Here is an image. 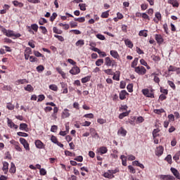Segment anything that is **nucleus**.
<instances>
[{"label": "nucleus", "instance_id": "f257e3e1", "mask_svg": "<svg viewBox=\"0 0 180 180\" xmlns=\"http://www.w3.org/2000/svg\"><path fill=\"white\" fill-rule=\"evenodd\" d=\"M2 32L4 33V34L7 36V37H15L16 39H18V37H20V36H22L20 33L15 34L13 30H8L5 28L2 30Z\"/></svg>", "mask_w": 180, "mask_h": 180}, {"label": "nucleus", "instance_id": "f03ea898", "mask_svg": "<svg viewBox=\"0 0 180 180\" xmlns=\"http://www.w3.org/2000/svg\"><path fill=\"white\" fill-rule=\"evenodd\" d=\"M104 64L106 67H116V65H117L116 64V60L110 59V57L105 58Z\"/></svg>", "mask_w": 180, "mask_h": 180}, {"label": "nucleus", "instance_id": "7ed1b4c3", "mask_svg": "<svg viewBox=\"0 0 180 180\" xmlns=\"http://www.w3.org/2000/svg\"><path fill=\"white\" fill-rule=\"evenodd\" d=\"M134 71L139 75H145V74L147 72V70L143 66L136 67Z\"/></svg>", "mask_w": 180, "mask_h": 180}, {"label": "nucleus", "instance_id": "20e7f679", "mask_svg": "<svg viewBox=\"0 0 180 180\" xmlns=\"http://www.w3.org/2000/svg\"><path fill=\"white\" fill-rule=\"evenodd\" d=\"M142 94L143 95H144V96H146L147 98H154V93H153V91L150 92V90L148 89H143Z\"/></svg>", "mask_w": 180, "mask_h": 180}, {"label": "nucleus", "instance_id": "39448f33", "mask_svg": "<svg viewBox=\"0 0 180 180\" xmlns=\"http://www.w3.org/2000/svg\"><path fill=\"white\" fill-rule=\"evenodd\" d=\"M20 143L23 146L24 148L27 151H30V148L29 147V143L24 138H20Z\"/></svg>", "mask_w": 180, "mask_h": 180}, {"label": "nucleus", "instance_id": "423d86ee", "mask_svg": "<svg viewBox=\"0 0 180 180\" xmlns=\"http://www.w3.org/2000/svg\"><path fill=\"white\" fill-rule=\"evenodd\" d=\"M34 144H35V146L37 147V148H39V150H43V148H44V147H46L44 143H43V142H41V141H40V140L35 141Z\"/></svg>", "mask_w": 180, "mask_h": 180}, {"label": "nucleus", "instance_id": "0eeeda50", "mask_svg": "<svg viewBox=\"0 0 180 180\" xmlns=\"http://www.w3.org/2000/svg\"><path fill=\"white\" fill-rule=\"evenodd\" d=\"M81 72V70L77 66L72 68L70 70V74H72V75H77Z\"/></svg>", "mask_w": 180, "mask_h": 180}, {"label": "nucleus", "instance_id": "6e6552de", "mask_svg": "<svg viewBox=\"0 0 180 180\" xmlns=\"http://www.w3.org/2000/svg\"><path fill=\"white\" fill-rule=\"evenodd\" d=\"M155 39L158 44H161L164 43V38H162V35L156 34L155 35Z\"/></svg>", "mask_w": 180, "mask_h": 180}, {"label": "nucleus", "instance_id": "1a4fd4ad", "mask_svg": "<svg viewBox=\"0 0 180 180\" xmlns=\"http://www.w3.org/2000/svg\"><path fill=\"white\" fill-rule=\"evenodd\" d=\"M163 153L164 148L162 146H159L156 148L155 155H158V157H160V155H162Z\"/></svg>", "mask_w": 180, "mask_h": 180}, {"label": "nucleus", "instance_id": "9d476101", "mask_svg": "<svg viewBox=\"0 0 180 180\" xmlns=\"http://www.w3.org/2000/svg\"><path fill=\"white\" fill-rule=\"evenodd\" d=\"M7 123L8 127H11V129H18L19 127L18 125L15 124L13 122H12V120L7 118Z\"/></svg>", "mask_w": 180, "mask_h": 180}, {"label": "nucleus", "instance_id": "9b49d317", "mask_svg": "<svg viewBox=\"0 0 180 180\" xmlns=\"http://www.w3.org/2000/svg\"><path fill=\"white\" fill-rule=\"evenodd\" d=\"M57 72H58V74H60L62 77V78L63 79H65L67 78L66 74L65 72H64V71H63V69H61V68L58 67L56 68Z\"/></svg>", "mask_w": 180, "mask_h": 180}, {"label": "nucleus", "instance_id": "f8f14e48", "mask_svg": "<svg viewBox=\"0 0 180 180\" xmlns=\"http://www.w3.org/2000/svg\"><path fill=\"white\" fill-rule=\"evenodd\" d=\"M110 54L113 58H116L117 60H119L120 58V56H119V53H117V51L111 50L110 51Z\"/></svg>", "mask_w": 180, "mask_h": 180}, {"label": "nucleus", "instance_id": "ddd939ff", "mask_svg": "<svg viewBox=\"0 0 180 180\" xmlns=\"http://www.w3.org/2000/svg\"><path fill=\"white\" fill-rule=\"evenodd\" d=\"M8 168H9V163H8L7 162H4L2 170H3L4 173L5 174V175H6V174H8Z\"/></svg>", "mask_w": 180, "mask_h": 180}, {"label": "nucleus", "instance_id": "4468645a", "mask_svg": "<svg viewBox=\"0 0 180 180\" xmlns=\"http://www.w3.org/2000/svg\"><path fill=\"white\" fill-rule=\"evenodd\" d=\"M155 17L156 18V19H153L154 22H155V23H158V22H160V20L162 19V17L161 16V13L160 12H156L155 14Z\"/></svg>", "mask_w": 180, "mask_h": 180}, {"label": "nucleus", "instance_id": "2eb2a0df", "mask_svg": "<svg viewBox=\"0 0 180 180\" xmlns=\"http://www.w3.org/2000/svg\"><path fill=\"white\" fill-rule=\"evenodd\" d=\"M171 172H172L173 175H174V176H176V178L177 179H180V176H179V172H178V169L174 168V167H171Z\"/></svg>", "mask_w": 180, "mask_h": 180}, {"label": "nucleus", "instance_id": "dca6fc26", "mask_svg": "<svg viewBox=\"0 0 180 180\" xmlns=\"http://www.w3.org/2000/svg\"><path fill=\"white\" fill-rule=\"evenodd\" d=\"M126 95H129V93H127L126 90L121 91V92L120 93V99L121 101H124V99L126 98Z\"/></svg>", "mask_w": 180, "mask_h": 180}, {"label": "nucleus", "instance_id": "f3484780", "mask_svg": "<svg viewBox=\"0 0 180 180\" xmlns=\"http://www.w3.org/2000/svg\"><path fill=\"white\" fill-rule=\"evenodd\" d=\"M160 178L161 180H174V176L170 175H160Z\"/></svg>", "mask_w": 180, "mask_h": 180}, {"label": "nucleus", "instance_id": "a211bd4d", "mask_svg": "<svg viewBox=\"0 0 180 180\" xmlns=\"http://www.w3.org/2000/svg\"><path fill=\"white\" fill-rule=\"evenodd\" d=\"M112 79H114L115 81H120V71H116L115 72H114V74L112 75Z\"/></svg>", "mask_w": 180, "mask_h": 180}, {"label": "nucleus", "instance_id": "6ab92c4d", "mask_svg": "<svg viewBox=\"0 0 180 180\" xmlns=\"http://www.w3.org/2000/svg\"><path fill=\"white\" fill-rule=\"evenodd\" d=\"M168 4L172 5L174 8H178L179 6V3L176 0H169Z\"/></svg>", "mask_w": 180, "mask_h": 180}, {"label": "nucleus", "instance_id": "aec40b11", "mask_svg": "<svg viewBox=\"0 0 180 180\" xmlns=\"http://www.w3.org/2000/svg\"><path fill=\"white\" fill-rule=\"evenodd\" d=\"M20 130H22L23 131H29V128L26 123H22L20 124Z\"/></svg>", "mask_w": 180, "mask_h": 180}, {"label": "nucleus", "instance_id": "412c9836", "mask_svg": "<svg viewBox=\"0 0 180 180\" xmlns=\"http://www.w3.org/2000/svg\"><path fill=\"white\" fill-rule=\"evenodd\" d=\"M120 158L122 160V165H124V167L127 166V157L124 156V155H122L120 156Z\"/></svg>", "mask_w": 180, "mask_h": 180}, {"label": "nucleus", "instance_id": "4be33fe9", "mask_svg": "<svg viewBox=\"0 0 180 180\" xmlns=\"http://www.w3.org/2000/svg\"><path fill=\"white\" fill-rule=\"evenodd\" d=\"M127 134V131L122 127H121L117 131V134H121L122 137H124Z\"/></svg>", "mask_w": 180, "mask_h": 180}, {"label": "nucleus", "instance_id": "5701e85b", "mask_svg": "<svg viewBox=\"0 0 180 180\" xmlns=\"http://www.w3.org/2000/svg\"><path fill=\"white\" fill-rule=\"evenodd\" d=\"M124 43L126 44V46H127V47H129V49H133V42H131V41H130V39H127L124 40Z\"/></svg>", "mask_w": 180, "mask_h": 180}, {"label": "nucleus", "instance_id": "b1692460", "mask_svg": "<svg viewBox=\"0 0 180 180\" xmlns=\"http://www.w3.org/2000/svg\"><path fill=\"white\" fill-rule=\"evenodd\" d=\"M9 172H11V174H15V172H16V167L13 162H11Z\"/></svg>", "mask_w": 180, "mask_h": 180}, {"label": "nucleus", "instance_id": "393cba45", "mask_svg": "<svg viewBox=\"0 0 180 180\" xmlns=\"http://www.w3.org/2000/svg\"><path fill=\"white\" fill-rule=\"evenodd\" d=\"M138 63H139V58H135L131 65V68H134V70H136V67L137 66Z\"/></svg>", "mask_w": 180, "mask_h": 180}, {"label": "nucleus", "instance_id": "a878e982", "mask_svg": "<svg viewBox=\"0 0 180 180\" xmlns=\"http://www.w3.org/2000/svg\"><path fill=\"white\" fill-rule=\"evenodd\" d=\"M91 76H86L85 77L82 78L81 81L82 84H86V82H89V81H91Z\"/></svg>", "mask_w": 180, "mask_h": 180}, {"label": "nucleus", "instance_id": "bb28decb", "mask_svg": "<svg viewBox=\"0 0 180 180\" xmlns=\"http://www.w3.org/2000/svg\"><path fill=\"white\" fill-rule=\"evenodd\" d=\"M13 4L14 6H18L19 8H23V6H24L23 3L19 2V1H18L16 0L13 1Z\"/></svg>", "mask_w": 180, "mask_h": 180}, {"label": "nucleus", "instance_id": "cd10ccee", "mask_svg": "<svg viewBox=\"0 0 180 180\" xmlns=\"http://www.w3.org/2000/svg\"><path fill=\"white\" fill-rule=\"evenodd\" d=\"M167 84L168 85L170 86V87L172 88V89H173V91H175V89H176V86H175V83H174V82L171 80H168Z\"/></svg>", "mask_w": 180, "mask_h": 180}, {"label": "nucleus", "instance_id": "c85d7f7f", "mask_svg": "<svg viewBox=\"0 0 180 180\" xmlns=\"http://www.w3.org/2000/svg\"><path fill=\"white\" fill-rule=\"evenodd\" d=\"M84 44H85L84 41L83 39H79L76 42L75 46H77V47H82Z\"/></svg>", "mask_w": 180, "mask_h": 180}, {"label": "nucleus", "instance_id": "c756f323", "mask_svg": "<svg viewBox=\"0 0 180 180\" xmlns=\"http://www.w3.org/2000/svg\"><path fill=\"white\" fill-rule=\"evenodd\" d=\"M14 147L17 151L22 153V148H20V146H19V142L14 141Z\"/></svg>", "mask_w": 180, "mask_h": 180}, {"label": "nucleus", "instance_id": "7c9ffc66", "mask_svg": "<svg viewBox=\"0 0 180 180\" xmlns=\"http://www.w3.org/2000/svg\"><path fill=\"white\" fill-rule=\"evenodd\" d=\"M103 72L105 74H107V75H113L115 74V72L112 69H106L104 70Z\"/></svg>", "mask_w": 180, "mask_h": 180}, {"label": "nucleus", "instance_id": "2f4dec72", "mask_svg": "<svg viewBox=\"0 0 180 180\" xmlns=\"http://www.w3.org/2000/svg\"><path fill=\"white\" fill-rule=\"evenodd\" d=\"M129 107H127V105H121L120 110V112H122V113H127V109Z\"/></svg>", "mask_w": 180, "mask_h": 180}, {"label": "nucleus", "instance_id": "473e14b6", "mask_svg": "<svg viewBox=\"0 0 180 180\" xmlns=\"http://www.w3.org/2000/svg\"><path fill=\"white\" fill-rule=\"evenodd\" d=\"M99 151L101 154H106V153H108V148H106L105 146H101L99 148Z\"/></svg>", "mask_w": 180, "mask_h": 180}, {"label": "nucleus", "instance_id": "72a5a7b5", "mask_svg": "<svg viewBox=\"0 0 180 180\" xmlns=\"http://www.w3.org/2000/svg\"><path fill=\"white\" fill-rule=\"evenodd\" d=\"M150 58H152V60L153 61H155V63H157V61H160L161 60V58H160L159 56H155L154 54L150 56Z\"/></svg>", "mask_w": 180, "mask_h": 180}, {"label": "nucleus", "instance_id": "f704fd0d", "mask_svg": "<svg viewBox=\"0 0 180 180\" xmlns=\"http://www.w3.org/2000/svg\"><path fill=\"white\" fill-rule=\"evenodd\" d=\"M139 36H143V37H147V36H148V34L147 33V30H141L139 33Z\"/></svg>", "mask_w": 180, "mask_h": 180}, {"label": "nucleus", "instance_id": "c9c22d12", "mask_svg": "<svg viewBox=\"0 0 180 180\" xmlns=\"http://www.w3.org/2000/svg\"><path fill=\"white\" fill-rule=\"evenodd\" d=\"M103 176H104V178H108V179H112V178H115V176H113L112 174L108 173V172H105L103 174Z\"/></svg>", "mask_w": 180, "mask_h": 180}, {"label": "nucleus", "instance_id": "e433bc0d", "mask_svg": "<svg viewBox=\"0 0 180 180\" xmlns=\"http://www.w3.org/2000/svg\"><path fill=\"white\" fill-rule=\"evenodd\" d=\"M49 89L51 91H54L55 92H57L58 91V87L56 84H51L49 86Z\"/></svg>", "mask_w": 180, "mask_h": 180}, {"label": "nucleus", "instance_id": "4c0bfd02", "mask_svg": "<svg viewBox=\"0 0 180 180\" xmlns=\"http://www.w3.org/2000/svg\"><path fill=\"white\" fill-rule=\"evenodd\" d=\"M25 91H27L28 92H32V91H34V89L30 84H28L26 87H25Z\"/></svg>", "mask_w": 180, "mask_h": 180}, {"label": "nucleus", "instance_id": "58836bf2", "mask_svg": "<svg viewBox=\"0 0 180 180\" xmlns=\"http://www.w3.org/2000/svg\"><path fill=\"white\" fill-rule=\"evenodd\" d=\"M158 133H160L159 129H155L153 131V137L155 139V137H158Z\"/></svg>", "mask_w": 180, "mask_h": 180}, {"label": "nucleus", "instance_id": "ea45409f", "mask_svg": "<svg viewBox=\"0 0 180 180\" xmlns=\"http://www.w3.org/2000/svg\"><path fill=\"white\" fill-rule=\"evenodd\" d=\"M165 160L169 164H172V156L171 155H167V156L165 158Z\"/></svg>", "mask_w": 180, "mask_h": 180}, {"label": "nucleus", "instance_id": "a19ab883", "mask_svg": "<svg viewBox=\"0 0 180 180\" xmlns=\"http://www.w3.org/2000/svg\"><path fill=\"white\" fill-rule=\"evenodd\" d=\"M101 18H103V19L109 18V11L102 13Z\"/></svg>", "mask_w": 180, "mask_h": 180}, {"label": "nucleus", "instance_id": "79ce46f5", "mask_svg": "<svg viewBox=\"0 0 180 180\" xmlns=\"http://www.w3.org/2000/svg\"><path fill=\"white\" fill-rule=\"evenodd\" d=\"M45 23H47V20L44 18H41L39 20V24L41 25V26H43Z\"/></svg>", "mask_w": 180, "mask_h": 180}, {"label": "nucleus", "instance_id": "37998d69", "mask_svg": "<svg viewBox=\"0 0 180 180\" xmlns=\"http://www.w3.org/2000/svg\"><path fill=\"white\" fill-rule=\"evenodd\" d=\"M6 108L7 109H8L9 110H13L15 109V105H13L12 103H8L6 104Z\"/></svg>", "mask_w": 180, "mask_h": 180}, {"label": "nucleus", "instance_id": "c03bdc74", "mask_svg": "<svg viewBox=\"0 0 180 180\" xmlns=\"http://www.w3.org/2000/svg\"><path fill=\"white\" fill-rule=\"evenodd\" d=\"M31 29L34 30V32H37V30H39V25H37V24H32Z\"/></svg>", "mask_w": 180, "mask_h": 180}, {"label": "nucleus", "instance_id": "a18cd8bd", "mask_svg": "<svg viewBox=\"0 0 180 180\" xmlns=\"http://www.w3.org/2000/svg\"><path fill=\"white\" fill-rule=\"evenodd\" d=\"M178 70V68L170 65L168 68L169 72H174V71H176Z\"/></svg>", "mask_w": 180, "mask_h": 180}, {"label": "nucleus", "instance_id": "49530a36", "mask_svg": "<svg viewBox=\"0 0 180 180\" xmlns=\"http://www.w3.org/2000/svg\"><path fill=\"white\" fill-rule=\"evenodd\" d=\"M102 64H103V59H98L96 61V65L97 67H101V65H102Z\"/></svg>", "mask_w": 180, "mask_h": 180}, {"label": "nucleus", "instance_id": "de8ad7c7", "mask_svg": "<svg viewBox=\"0 0 180 180\" xmlns=\"http://www.w3.org/2000/svg\"><path fill=\"white\" fill-rule=\"evenodd\" d=\"M39 29L41 30V33L43 34H47L48 31H47V28H46V27L40 26Z\"/></svg>", "mask_w": 180, "mask_h": 180}, {"label": "nucleus", "instance_id": "09e8293b", "mask_svg": "<svg viewBox=\"0 0 180 180\" xmlns=\"http://www.w3.org/2000/svg\"><path fill=\"white\" fill-rule=\"evenodd\" d=\"M37 71L38 72H43V71H44V66L40 65L39 66L37 67Z\"/></svg>", "mask_w": 180, "mask_h": 180}, {"label": "nucleus", "instance_id": "8fccbe9b", "mask_svg": "<svg viewBox=\"0 0 180 180\" xmlns=\"http://www.w3.org/2000/svg\"><path fill=\"white\" fill-rule=\"evenodd\" d=\"M53 33H56L57 34H61V33H63V31L58 30L57 27H53Z\"/></svg>", "mask_w": 180, "mask_h": 180}, {"label": "nucleus", "instance_id": "3c124183", "mask_svg": "<svg viewBox=\"0 0 180 180\" xmlns=\"http://www.w3.org/2000/svg\"><path fill=\"white\" fill-rule=\"evenodd\" d=\"M65 155H68V157H75V153H71L69 150H65Z\"/></svg>", "mask_w": 180, "mask_h": 180}, {"label": "nucleus", "instance_id": "603ef678", "mask_svg": "<svg viewBox=\"0 0 180 180\" xmlns=\"http://www.w3.org/2000/svg\"><path fill=\"white\" fill-rule=\"evenodd\" d=\"M128 169H129V172H131V174H136V169H134L133 166L129 165Z\"/></svg>", "mask_w": 180, "mask_h": 180}, {"label": "nucleus", "instance_id": "864d4df0", "mask_svg": "<svg viewBox=\"0 0 180 180\" xmlns=\"http://www.w3.org/2000/svg\"><path fill=\"white\" fill-rule=\"evenodd\" d=\"M79 6L80 8V11H86V5L85 4H79Z\"/></svg>", "mask_w": 180, "mask_h": 180}, {"label": "nucleus", "instance_id": "5fc2aeb1", "mask_svg": "<svg viewBox=\"0 0 180 180\" xmlns=\"http://www.w3.org/2000/svg\"><path fill=\"white\" fill-rule=\"evenodd\" d=\"M17 135L20 137H27L29 136V134L25 132H18Z\"/></svg>", "mask_w": 180, "mask_h": 180}, {"label": "nucleus", "instance_id": "6e6d98bb", "mask_svg": "<svg viewBox=\"0 0 180 180\" xmlns=\"http://www.w3.org/2000/svg\"><path fill=\"white\" fill-rule=\"evenodd\" d=\"M74 160L75 161H78V162H82V161H84V158L82 155H79L75 158Z\"/></svg>", "mask_w": 180, "mask_h": 180}, {"label": "nucleus", "instance_id": "4d7b16f0", "mask_svg": "<svg viewBox=\"0 0 180 180\" xmlns=\"http://www.w3.org/2000/svg\"><path fill=\"white\" fill-rule=\"evenodd\" d=\"M25 54L30 56V54H32V49H30V47L26 48L25 50Z\"/></svg>", "mask_w": 180, "mask_h": 180}, {"label": "nucleus", "instance_id": "13d9d810", "mask_svg": "<svg viewBox=\"0 0 180 180\" xmlns=\"http://www.w3.org/2000/svg\"><path fill=\"white\" fill-rule=\"evenodd\" d=\"M163 29H164L165 32L166 33V34H169V29H168V25L164 24L163 25Z\"/></svg>", "mask_w": 180, "mask_h": 180}, {"label": "nucleus", "instance_id": "bf43d9fd", "mask_svg": "<svg viewBox=\"0 0 180 180\" xmlns=\"http://www.w3.org/2000/svg\"><path fill=\"white\" fill-rule=\"evenodd\" d=\"M127 89L129 92H133V84H129L127 86Z\"/></svg>", "mask_w": 180, "mask_h": 180}, {"label": "nucleus", "instance_id": "052dcab7", "mask_svg": "<svg viewBox=\"0 0 180 180\" xmlns=\"http://www.w3.org/2000/svg\"><path fill=\"white\" fill-rule=\"evenodd\" d=\"M54 37H56V39H58L59 41H64V37H63V36L55 34Z\"/></svg>", "mask_w": 180, "mask_h": 180}, {"label": "nucleus", "instance_id": "680f3d73", "mask_svg": "<svg viewBox=\"0 0 180 180\" xmlns=\"http://www.w3.org/2000/svg\"><path fill=\"white\" fill-rule=\"evenodd\" d=\"M96 37H97V39H98L99 40H105V37L103 35V34H97L96 35Z\"/></svg>", "mask_w": 180, "mask_h": 180}, {"label": "nucleus", "instance_id": "e2e57ef3", "mask_svg": "<svg viewBox=\"0 0 180 180\" xmlns=\"http://www.w3.org/2000/svg\"><path fill=\"white\" fill-rule=\"evenodd\" d=\"M51 141H52V143H53L54 144H56V143H58V140H57V137H56L55 136H52L51 137Z\"/></svg>", "mask_w": 180, "mask_h": 180}, {"label": "nucleus", "instance_id": "0e129e2a", "mask_svg": "<svg viewBox=\"0 0 180 180\" xmlns=\"http://www.w3.org/2000/svg\"><path fill=\"white\" fill-rule=\"evenodd\" d=\"M39 172H40V175H43V176L47 175V171H46L44 168L40 169Z\"/></svg>", "mask_w": 180, "mask_h": 180}, {"label": "nucleus", "instance_id": "69168bd1", "mask_svg": "<svg viewBox=\"0 0 180 180\" xmlns=\"http://www.w3.org/2000/svg\"><path fill=\"white\" fill-rule=\"evenodd\" d=\"M34 54L36 57H44V56H43L40 52H39L38 51H34Z\"/></svg>", "mask_w": 180, "mask_h": 180}, {"label": "nucleus", "instance_id": "338daca9", "mask_svg": "<svg viewBox=\"0 0 180 180\" xmlns=\"http://www.w3.org/2000/svg\"><path fill=\"white\" fill-rule=\"evenodd\" d=\"M119 168H116L114 170H108V172H110V174H112L113 175V174H117V172H119Z\"/></svg>", "mask_w": 180, "mask_h": 180}, {"label": "nucleus", "instance_id": "774afa93", "mask_svg": "<svg viewBox=\"0 0 180 180\" xmlns=\"http://www.w3.org/2000/svg\"><path fill=\"white\" fill-rule=\"evenodd\" d=\"M136 122L137 123H143V122H144V118L141 116L138 117L136 119Z\"/></svg>", "mask_w": 180, "mask_h": 180}]
</instances>
